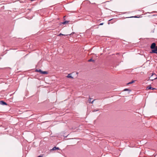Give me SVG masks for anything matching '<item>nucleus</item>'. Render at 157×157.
I'll return each mask as SVG.
<instances>
[{"label":"nucleus","mask_w":157,"mask_h":157,"mask_svg":"<svg viewBox=\"0 0 157 157\" xmlns=\"http://www.w3.org/2000/svg\"><path fill=\"white\" fill-rule=\"evenodd\" d=\"M150 52L151 53L157 54V46H156L154 49H152Z\"/></svg>","instance_id":"f257e3e1"},{"label":"nucleus","mask_w":157,"mask_h":157,"mask_svg":"<svg viewBox=\"0 0 157 157\" xmlns=\"http://www.w3.org/2000/svg\"><path fill=\"white\" fill-rule=\"evenodd\" d=\"M156 44L155 43H153L151 46V48L152 49H154L156 47Z\"/></svg>","instance_id":"f03ea898"},{"label":"nucleus","mask_w":157,"mask_h":157,"mask_svg":"<svg viewBox=\"0 0 157 157\" xmlns=\"http://www.w3.org/2000/svg\"><path fill=\"white\" fill-rule=\"evenodd\" d=\"M156 76V75L155 74H153L151 75V77L149 78V80H150L151 79H152V78H154V77H155Z\"/></svg>","instance_id":"7ed1b4c3"},{"label":"nucleus","mask_w":157,"mask_h":157,"mask_svg":"<svg viewBox=\"0 0 157 157\" xmlns=\"http://www.w3.org/2000/svg\"><path fill=\"white\" fill-rule=\"evenodd\" d=\"M0 103L2 105H7V103L6 102H4L3 101H0Z\"/></svg>","instance_id":"20e7f679"},{"label":"nucleus","mask_w":157,"mask_h":157,"mask_svg":"<svg viewBox=\"0 0 157 157\" xmlns=\"http://www.w3.org/2000/svg\"><path fill=\"white\" fill-rule=\"evenodd\" d=\"M147 90H150V89H152V90H155V88H152L150 86H149L148 87H147Z\"/></svg>","instance_id":"39448f33"},{"label":"nucleus","mask_w":157,"mask_h":157,"mask_svg":"<svg viewBox=\"0 0 157 157\" xmlns=\"http://www.w3.org/2000/svg\"><path fill=\"white\" fill-rule=\"evenodd\" d=\"M59 147H55L52 148V150L54 151V150H59Z\"/></svg>","instance_id":"423d86ee"},{"label":"nucleus","mask_w":157,"mask_h":157,"mask_svg":"<svg viewBox=\"0 0 157 157\" xmlns=\"http://www.w3.org/2000/svg\"><path fill=\"white\" fill-rule=\"evenodd\" d=\"M71 74H69L67 76V78H73V77L71 76Z\"/></svg>","instance_id":"0eeeda50"},{"label":"nucleus","mask_w":157,"mask_h":157,"mask_svg":"<svg viewBox=\"0 0 157 157\" xmlns=\"http://www.w3.org/2000/svg\"><path fill=\"white\" fill-rule=\"evenodd\" d=\"M48 72L46 71H42L41 74H47Z\"/></svg>","instance_id":"6e6552de"},{"label":"nucleus","mask_w":157,"mask_h":157,"mask_svg":"<svg viewBox=\"0 0 157 157\" xmlns=\"http://www.w3.org/2000/svg\"><path fill=\"white\" fill-rule=\"evenodd\" d=\"M36 71H37V72H39L41 74V72L42 71V70H40V69H39V70L36 69Z\"/></svg>","instance_id":"1a4fd4ad"},{"label":"nucleus","mask_w":157,"mask_h":157,"mask_svg":"<svg viewBox=\"0 0 157 157\" xmlns=\"http://www.w3.org/2000/svg\"><path fill=\"white\" fill-rule=\"evenodd\" d=\"M135 82V81L132 80L131 82H128L127 84L128 85V84H132V83H134Z\"/></svg>","instance_id":"9d476101"},{"label":"nucleus","mask_w":157,"mask_h":157,"mask_svg":"<svg viewBox=\"0 0 157 157\" xmlns=\"http://www.w3.org/2000/svg\"><path fill=\"white\" fill-rule=\"evenodd\" d=\"M91 99H92L91 98H90L89 99V102H91V103L92 104V103H93V102H94V101L95 100H94L92 102H91Z\"/></svg>","instance_id":"9b49d317"},{"label":"nucleus","mask_w":157,"mask_h":157,"mask_svg":"<svg viewBox=\"0 0 157 157\" xmlns=\"http://www.w3.org/2000/svg\"><path fill=\"white\" fill-rule=\"evenodd\" d=\"M68 21H64V22H63L62 23L63 24H65L67 23H68Z\"/></svg>","instance_id":"f8f14e48"},{"label":"nucleus","mask_w":157,"mask_h":157,"mask_svg":"<svg viewBox=\"0 0 157 157\" xmlns=\"http://www.w3.org/2000/svg\"><path fill=\"white\" fill-rule=\"evenodd\" d=\"M157 79V77H154V78H152V79H150V80H151V81H153L154 79Z\"/></svg>","instance_id":"ddd939ff"},{"label":"nucleus","mask_w":157,"mask_h":157,"mask_svg":"<svg viewBox=\"0 0 157 157\" xmlns=\"http://www.w3.org/2000/svg\"><path fill=\"white\" fill-rule=\"evenodd\" d=\"M92 61H94V60H93L92 59H90L88 60L89 62H91Z\"/></svg>","instance_id":"4468645a"},{"label":"nucleus","mask_w":157,"mask_h":157,"mask_svg":"<svg viewBox=\"0 0 157 157\" xmlns=\"http://www.w3.org/2000/svg\"><path fill=\"white\" fill-rule=\"evenodd\" d=\"M98 110H97V109H94V110L93 111V112H95V111H98Z\"/></svg>","instance_id":"2eb2a0df"},{"label":"nucleus","mask_w":157,"mask_h":157,"mask_svg":"<svg viewBox=\"0 0 157 157\" xmlns=\"http://www.w3.org/2000/svg\"><path fill=\"white\" fill-rule=\"evenodd\" d=\"M59 35H65L62 34L61 33H60L59 34Z\"/></svg>","instance_id":"dca6fc26"},{"label":"nucleus","mask_w":157,"mask_h":157,"mask_svg":"<svg viewBox=\"0 0 157 157\" xmlns=\"http://www.w3.org/2000/svg\"><path fill=\"white\" fill-rule=\"evenodd\" d=\"M128 90V89H124V91H127V90Z\"/></svg>","instance_id":"f3484780"},{"label":"nucleus","mask_w":157,"mask_h":157,"mask_svg":"<svg viewBox=\"0 0 157 157\" xmlns=\"http://www.w3.org/2000/svg\"><path fill=\"white\" fill-rule=\"evenodd\" d=\"M103 24V23H101L100 24V25H102Z\"/></svg>","instance_id":"a211bd4d"},{"label":"nucleus","mask_w":157,"mask_h":157,"mask_svg":"<svg viewBox=\"0 0 157 157\" xmlns=\"http://www.w3.org/2000/svg\"><path fill=\"white\" fill-rule=\"evenodd\" d=\"M38 157H41V156H38Z\"/></svg>","instance_id":"6ab92c4d"},{"label":"nucleus","mask_w":157,"mask_h":157,"mask_svg":"<svg viewBox=\"0 0 157 157\" xmlns=\"http://www.w3.org/2000/svg\"><path fill=\"white\" fill-rule=\"evenodd\" d=\"M134 17H136V16Z\"/></svg>","instance_id":"aec40b11"}]
</instances>
